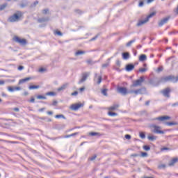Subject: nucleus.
Returning <instances> with one entry per match:
<instances>
[{"mask_svg":"<svg viewBox=\"0 0 178 178\" xmlns=\"http://www.w3.org/2000/svg\"><path fill=\"white\" fill-rule=\"evenodd\" d=\"M56 119H65L66 120V117H65V115H63V114H60V115H56L55 116Z\"/></svg>","mask_w":178,"mask_h":178,"instance_id":"cd10ccee","label":"nucleus"},{"mask_svg":"<svg viewBox=\"0 0 178 178\" xmlns=\"http://www.w3.org/2000/svg\"><path fill=\"white\" fill-rule=\"evenodd\" d=\"M139 137H140V138H143V139L145 138V133L140 132L139 133Z\"/></svg>","mask_w":178,"mask_h":178,"instance_id":"c9c22d12","label":"nucleus"},{"mask_svg":"<svg viewBox=\"0 0 178 178\" xmlns=\"http://www.w3.org/2000/svg\"><path fill=\"white\" fill-rule=\"evenodd\" d=\"M119 108V104H114L108 108L109 111H116Z\"/></svg>","mask_w":178,"mask_h":178,"instance_id":"412c9836","label":"nucleus"},{"mask_svg":"<svg viewBox=\"0 0 178 178\" xmlns=\"http://www.w3.org/2000/svg\"><path fill=\"white\" fill-rule=\"evenodd\" d=\"M143 149L145 151H149L151 149V147H149V145H144L143 146Z\"/></svg>","mask_w":178,"mask_h":178,"instance_id":"72a5a7b5","label":"nucleus"},{"mask_svg":"<svg viewBox=\"0 0 178 178\" xmlns=\"http://www.w3.org/2000/svg\"><path fill=\"white\" fill-rule=\"evenodd\" d=\"M162 70H163V67H159L158 69H157V72H162Z\"/></svg>","mask_w":178,"mask_h":178,"instance_id":"052dcab7","label":"nucleus"},{"mask_svg":"<svg viewBox=\"0 0 178 178\" xmlns=\"http://www.w3.org/2000/svg\"><path fill=\"white\" fill-rule=\"evenodd\" d=\"M23 69H24V67L23 65H19L18 67V70H23Z\"/></svg>","mask_w":178,"mask_h":178,"instance_id":"13d9d810","label":"nucleus"},{"mask_svg":"<svg viewBox=\"0 0 178 178\" xmlns=\"http://www.w3.org/2000/svg\"><path fill=\"white\" fill-rule=\"evenodd\" d=\"M116 65L117 66H120V61L119 60L116 61Z\"/></svg>","mask_w":178,"mask_h":178,"instance_id":"338daca9","label":"nucleus"},{"mask_svg":"<svg viewBox=\"0 0 178 178\" xmlns=\"http://www.w3.org/2000/svg\"><path fill=\"white\" fill-rule=\"evenodd\" d=\"M29 90H37V89L40 88V86L32 85V86H29Z\"/></svg>","mask_w":178,"mask_h":178,"instance_id":"b1692460","label":"nucleus"},{"mask_svg":"<svg viewBox=\"0 0 178 178\" xmlns=\"http://www.w3.org/2000/svg\"><path fill=\"white\" fill-rule=\"evenodd\" d=\"M86 63H88V65H95V63H97V61H93L92 60L89 59L86 60Z\"/></svg>","mask_w":178,"mask_h":178,"instance_id":"c85d7f7f","label":"nucleus"},{"mask_svg":"<svg viewBox=\"0 0 178 178\" xmlns=\"http://www.w3.org/2000/svg\"><path fill=\"white\" fill-rule=\"evenodd\" d=\"M172 106L175 107V106H178V102L174 103L172 104Z\"/></svg>","mask_w":178,"mask_h":178,"instance_id":"774afa93","label":"nucleus"},{"mask_svg":"<svg viewBox=\"0 0 178 178\" xmlns=\"http://www.w3.org/2000/svg\"><path fill=\"white\" fill-rule=\"evenodd\" d=\"M23 16V14L20 11H17L16 13H14L13 15L10 16L8 19L9 23H15L20 20V17Z\"/></svg>","mask_w":178,"mask_h":178,"instance_id":"f03ea898","label":"nucleus"},{"mask_svg":"<svg viewBox=\"0 0 178 178\" xmlns=\"http://www.w3.org/2000/svg\"><path fill=\"white\" fill-rule=\"evenodd\" d=\"M97 79H98V74L95 73V74L94 81H97Z\"/></svg>","mask_w":178,"mask_h":178,"instance_id":"bf43d9fd","label":"nucleus"},{"mask_svg":"<svg viewBox=\"0 0 178 178\" xmlns=\"http://www.w3.org/2000/svg\"><path fill=\"white\" fill-rule=\"evenodd\" d=\"M15 91H20L22 90V88L17 86V87H14Z\"/></svg>","mask_w":178,"mask_h":178,"instance_id":"864d4df0","label":"nucleus"},{"mask_svg":"<svg viewBox=\"0 0 178 178\" xmlns=\"http://www.w3.org/2000/svg\"><path fill=\"white\" fill-rule=\"evenodd\" d=\"M122 58L123 59L127 60L129 58H130V54L129 52H124L122 53Z\"/></svg>","mask_w":178,"mask_h":178,"instance_id":"6ab92c4d","label":"nucleus"},{"mask_svg":"<svg viewBox=\"0 0 178 178\" xmlns=\"http://www.w3.org/2000/svg\"><path fill=\"white\" fill-rule=\"evenodd\" d=\"M145 80L144 76H140L139 79L133 81L131 87H139L143 84V83H144Z\"/></svg>","mask_w":178,"mask_h":178,"instance_id":"39448f33","label":"nucleus"},{"mask_svg":"<svg viewBox=\"0 0 178 178\" xmlns=\"http://www.w3.org/2000/svg\"><path fill=\"white\" fill-rule=\"evenodd\" d=\"M155 15H156V13H155V12H153V13H150L149 15H147V16L146 17V18H145V19H143V20H140V21L137 23L136 26H137L138 27H140V26H143V24H145V23H148V22H149V19H151V17L155 16Z\"/></svg>","mask_w":178,"mask_h":178,"instance_id":"7ed1b4c3","label":"nucleus"},{"mask_svg":"<svg viewBox=\"0 0 178 178\" xmlns=\"http://www.w3.org/2000/svg\"><path fill=\"white\" fill-rule=\"evenodd\" d=\"M49 17H48L39 18L38 19V23H45V22H49Z\"/></svg>","mask_w":178,"mask_h":178,"instance_id":"2eb2a0df","label":"nucleus"},{"mask_svg":"<svg viewBox=\"0 0 178 178\" xmlns=\"http://www.w3.org/2000/svg\"><path fill=\"white\" fill-rule=\"evenodd\" d=\"M83 106H84L83 104L78 103L71 105L70 109L71 111H79V109H80V108H83Z\"/></svg>","mask_w":178,"mask_h":178,"instance_id":"0eeeda50","label":"nucleus"},{"mask_svg":"<svg viewBox=\"0 0 178 178\" xmlns=\"http://www.w3.org/2000/svg\"><path fill=\"white\" fill-rule=\"evenodd\" d=\"M170 19V17H167L163 18V19L160 20L159 22V27H162V26H163L164 24H166V23H168V22H169Z\"/></svg>","mask_w":178,"mask_h":178,"instance_id":"1a4fd4ad","label":"nucleus"},{"mask_svg":"<svg viewBox=\"0 0 178 178\" xmlns=\"http://www.w3.org/2000/svg\"><path fill=\"white\" fill-rule=\"evenodd\" d=\"M165 168H166V165L165 164H161L159 166V169H163Z\"/></svg>","mask_w":178,"mask_h":178,"instance_id":"de8ad7c7","label":"nucleus"},{"mask_svg":"<svg viewBox=\"0 0 178 178\" xmlns=\"http://www.w3.org/2000/svg\"><path fill=\"white\" fill-rule=\"evenodd\" d=\"M8 90L10 92H15V88L12 87V86H10L8 88Z\"/></svg>","mask_w":178,"mask_h":178,"instance_id":"4c0bfd02","label":"nucleus"},{"mask_svg":"<svg viewBox=\"0 0 178 178\" xmlns=\"http://www.w3.org/2000/svg\"><path fill=\"white\" fill-rule=\"evenodd\" d=\"M77 94H79V92L74 91V92H72V93L71 94V95L76 96V95H77Z\"/></svg>","mask_w":178,"mask_h":178,"instance_id":"680f3d73","label":"nucleus"},{"mask_svg":"<svg viewBox=\"0 0 178 178\" xmlns=\"http://www.w3.org/2000/svg\"><path fill=\"white\" fill-rule=\"evenodd\" d=\"M39 72H40V73H42V72H45V69L43 68V67H41V68L39 70Z\"/></svg>","mask_w":178,"mask_h":178,"instance_id":"0e129e2a","label":"nucleus"},{"mask_svg":"<svg viewBox=\"0 0 178 178\" xmlns=\"http://www.w3.org/2000/svg\"><path fill=\"white\" fill-rule=\"evenodd\" d=\"M13 40L15 41V42L20 44V45H26L27 44V40L26 39H22L17 36H15Z\"/></svg>","mask_w":178,"mask_h":178,"instance_id":"423d86ee","label":"nucleus"},{"mask_svg":"<svg viewBox=\"0 0 178 178\" xmlns=\"http://www.w3.org/2000/svg\"><path fill=\"white\" fill-rule=\"evenodd\" d=\"M138 6L139 8H142V6H144V1H140Z\"/></svg>","mask_w":178,"mask_h":178,"instance_id":"3c124183","label":"nucleus"},{"mask_svg":"<svg viewBox=\"0 0 178 178\" xmlns=\"http://www.w3.org/2000/svg\"><path fill=\"white\" fill-rule=\"evenodd\" d=\"M85 54H86V51H77L75 53V56H79V55H84Z\"/></svg>","mask_w":178,"mask_h":178,"instance_id":"bb28decb","label":"nucleus"},{"mask_svg":"<svg viewBox=\"0 0 178 178\" xmlns=\"http://www.w3.org/2000/svg\"><path fill=\"white\" fill-rule=\"evenodd\" d=\"M31 80V77H26L25 79H20L19 81V84H24V83H27V81H30Z\"/></svg>","mask_w":178,"mask_h":178,"instance_id":"4468645a","label":"nucleus"},{"mask_svg":"<svg viewBox=\"0 0 178 178\" xmlns=\"http://www.w3.org/2000/svg\"><path fill=\"white\" fill-rule=\"evenodd\" d=\"M134 70V64H127L125 67V70L127 72H131Z\"/></svg>","mask_w":178,"mask_h":178,"instance_id":"f8f14e48","label":"nucleus"},{"mask_svg":"<svg viewBox=\"0 0 178 178\" xmlns=\"http://www.w3.org/2000/svg\"><path fill=\"white\" fill-rule=\"evenodd\" d=\"M118 92L122 95H127V88L124 87H120L118 88Z\"/></svg>","mask_w":178,"mask_h":178,"instance_id":"9d476101","label":"nucleus"},{"mask_svg":"<svg viewBox=\"0 0 178 178\" xmlns=\"http://www.w3.org/2000/svg\"><path fill=\"white\" fill-rule=\"evenodd\" d=\"M49 12V10L48 8H46L42 10V14L47 15V13H48Z\"/></svg>","mask_w":178,"mask_h":178,"instance_id":"37998d69","label":"nucleus"},{"mask_svg":"<svg viewBox=\"0 0 178 178\" xmlns=\"http://www.w3.org/2000/svg\"><path fill=\"white\" fill-rule=\"evenodd\" d=\"M169 119H170V117L168 115H164L156 118L154 119V120H159V122H164V120H169Z\"/></svg>","mask_w":178,"mask_h":178,"instance_id":"9b49d317","label":"nucleus"},{"mask_svg":"<svg viewBox=\"0 0 178 178\" xmlns=\"http://www.w3.org/2000/svg\"><path fill=\"white\" fill-rule=\"evenodd\" d=\"M102 82V76H99L97 78V84H99Z\"/></svg>","mask_w":178,"mask_h":178,"instance_id":"ea45409f","label":"nucleus"},{"mask_svg":"<svg viewBox=\"0 0 178 178\" xmlns=\"http://www.w3.org/2000/svg\"><path fill=\"white\" fill-rule=\"evenodd\" d=\"M90 76V72H85L82 74V78L79 80L78 84H81V83H84L87 78Z\"/></svg>","mask_w":178,"mask_h":178,"instance_id":"6e6552de","label":"nucleus"},{"mask_svg":"<svg viewBox=\"0 0 178 178\" xmlns=\"http://www.w3.org/2000/svg\"><path fill=\"white\" fill-rule=\"evenodd\" d=\"M97 38H98V35H97L95 37H93L92 38H91L90 41H95V40H97Z\"/></svg>","mask_w":178,"mask_h":178,"instance_id":"5fc2aeb1","label":"nucleus"},{"mask_svg":"<svg viewBox=\"0 0 178 178\" xmlns=\"http://www.w3.org/2000/svg\"><path fill=\"white\" fill-rule=\"evenodd\" d=\"M96 158H97V155H94L90 158V161H95Z\"/></svg>","mask_w":178,"mask_h":178,"instance_id":"49530a36","label":"nucleus"},{"mask_svg":"<svg viewBox=\"0 0 178 178\" xmlns=\"http://www.w3.org/2000/svg\"><path fill=\"white\" fill-rule=\"evenodd\" d=\"M108 116H118V113L109 111L108 113Z\"/></svg>","mask_w":178,"mask_h":178,"instance_id":"e433bc0d","label":"nucleus"},{"mask_svg":"<svg viewBox=\"0 0 178 178\" xmlns=\"http://www.w3.org/2000/svg\"><path fill=\"white\" fill-rule=\"evenodd\" d=\"M136 90L138 91V94L143 95L147 92V90L145 89V88H141L137 89Z\"/></svg>","mask_w":178,"mask_h":178,"instance_id":"f3484780","label":"nucleus"},{"mask_svg":"<svg viewBox=\"0 0 178 178\" xmlns=\"http://www.w3.org/2000/svg\"><path fill=\"white\" fill-rule=\"evenodd\" d=\"M89 136H92V137H94V136H98L99 137L101 136V134L98 133V132H90L89 134Z\"/></svg>","mask_w":178,"mask_h":178,"instance_id":"393cba45","label":"nucleus"},{"mask_svg":"<svg viewBox=\"0 0 178 178\" xmlns=\"http://www.w3.org/2000/svg\"><path fill=\"white\" fill-rule=\"evenodd\" d=\"M102 94L104 95V97H108V89L102 90Z\"/></svg>","mask_w":178,"mask_h":178,"instance_id":"7c9ffc66","label":"nucleus"},{"mask_svg":"<svg viewBox=\"0 0 178 178\" xmlns=\"http://www.w3.org/2000/svg\"><path fill=\"white\" fill-rule=\"evenodd\" d=\"M67 86H68L67 83L63 84V86H61L60 87H59L57 89V91L60 92V91H63V90H66V88H67Z\"/></svg>","mask_w":178,"mask_h":178,"instance_id":"dca6fc26","label":"nucleus"},{"mask_svg":"<svg viewBox=\"0 0 178 178\" xmlns=\"http://www.w3.org/2000/svg\"><path fill=\"white\" fill-rule=\"evenodd\" d=\"M161 92L163 95H164V97H167L168 98L169 93L170 92V89L169 88H167L165 90H162Z\"/></svg>","mask_w":178,"mask_h":178,"instance_id":"ddd939ff","label":"nucleus"},{"mask_svg":"<svg viewBox=\"0 0 178 178\" xmlns=\"http://www.w3.org/2000/svg\"><path fill=\"white\" fill-rule=\"evenodd\" d=\"M134 42H136V38H134L132 40L128 42L127 44H126V47H131V44H134Z\"/></svg>","mask_w":178,"mask_h":178,"instance_id":"5701e85b","label":"nucleus"},{"mask_svg":"<svg viewBox=\"0 0 178 178\" xmlns=\"http://www.w3.org/2000/svg\"><path fill=\"white\" fill-rule=\"evenodd\" d=\"M125 138L127 140H130L131 138V136L129 135V134H126L125 135Z\"/></svg>","mask_w":178,"mask_h":178,"instance_id":"8fccbe9b","label":"nucleus"},{"mask_svg":"<svg viewBox=\"0 0 178 178\" xmlns=\"http://www.w3.org/2000/svg\"><path fill=\"white\" fill-rule=\"evenodd\" d=\"M44 111H45V108H44V107H43V108H40V109L38 110V112H44Z\"/></svg>","mask_w":178,"mask_h":178,"instance_id":"69168bd1","label":"nucleus"},{"mask_svg":"<svg viewBox=\"0 0 178 178\" xmlns=\"http://www.w3.org/2000/svg\"><path fill=\"white\" fill-rule=\"evenodd\" d=\"M46 95H51L52 97H55V95H56V93H55L54 92H49L46 93Z\"/></svg>","mask_w":178,"mask_h":178,"instance_id":"58836bf2","label":"nucleus"},{"mask_svg":"<svg viewBox=\"0 0 178 178\" xmlns=\"http://www.w3.org/2000/svg\"><path fill=\"white\" fill-rule=\"evenodd\" d=\"M55 34H56L57 35H63L62 32H60L59 31H56L55 32Z\"/></svg>","mask_w":178,"mask_h":178,"instance_id":"603ef678","label":"nucleus"},{"mask_svg":"<svg viewBox=\"0 0 178 178\" xmlns=\"http://www.w3.org/2000/svg\"><path fill=\"white\" fill-rule=\"evenodd\" d=\"M84 90H86V87L83 86L79 89V91H80V92H83V91H84Z\"/></svg>","mask_w":178,"mask_h":178,"instance_id":"e2e57ef3","label":"nucleus"},{"mask_svg":"<svg viewBox=\"0 0 178 178\" xmlns=\"http://www.w3.org/2000/svg\"><path fill=\"white\" fill-rule=\"evenodd\" d=\"M37 99H47V97L39 95L37 96Z\"/></svg>","mask_w":178,"mask_h":178,"instance_id":"473e14b6","label":"nucleus"},{"mask_svg":"<svg viewBox=\"0 0 178 178\" xmlns=\"http://www.w3.org/2000/svg\"><path fill=\"white\" fill-rule=\"evenodd\" d=\"M127 94H134V90H127Z\"/></svg>","mask_w":178,"mask_h":178,"instance_id":"4d7b16f0","label":"nucleus"},{"mask_svg":"<svg viewBox=\"0 0 178 178\" xmlns=\"http://www.w3.org/2000/svg\"><path fill=\"white\" fill-rule=\"evenodd\" d=\"M168 81H172V83H177L178 81V75L177 76L169 75L167 76H163L159 80H152L150 81V84L154 86V87L158 86L161 83H168Z\"/></svg>","mask_w":178,"mask_h":178,"instance_id":"f257e3e1","label":"nucleus"},{"mask_svg":"<svg viewBox=\"0 0 178 178\" xmlns=\"http://www.w3.org/2000/svg\"><path fill=\"white\" fill-rule=\"evenodd\" d=\"M8 6V3H4L3 5L0 6V11L1 10H3V9H5V8H6Z\"/></svg>","mask_w":178,"mask_h":178,"instance_id":"f704fd0d","label":"nucleus"},{"mask_svg":"<svg viewBox=\"0 0 178 178\" xmlns=\"http://www.w3.org/2000/svg\"><path fill=\"white\" fill-rule=\"evenodd\" d=\"M141 156L143 158H145V157L148 156V153H147V152H142L141 153Z\"/></svg>","mask_w":178,"mask_h":178,"instance_id":"79ce46f5","label":"nucleus"},{"mask_svg":"<svg viewBox=\"0 0 178 178\" xmlns=\"http://www.w3.org/2000/svg\"><path fill=\"white\" fill-rule=\"evenodd\" d=\"M19 6L20 8H26V6H27V3H21Z\"/></svg>","mask_w":178,"mask_h":178,"instance_id":"09e8293b","label":"nucleus"},{"mask_svg":"<svg viewBox=\"0 0 178 178\" xmlns=\"http://www.w3.org/2000/svg\"><path fill=\"white\" fill-rule=\"evenodd\" d=\"M111 58H108L107 62L102 65L103 68L108 67L109 66Z\"/></svg>","mask_w":178,"mask_h":178,"instance_id":"a878e982","label":"nucleus"},{"mask_svg":"<svg viewBox=\"0 0 178 178\" xmlns=\"http://www.w3.org/2000/svg\"><path fill=\"white\" fill-rule=\"evenodd\" d=\"M166 126H177V122H165Z\"/></svg>","mask_w":178,"mask_h":178,"instance_id":"aec40b11","label":"nucleus"},{"mask_svg":"<svg viewBox=\"0 0 178 178\" xmlns=\"http://www.w3.org/2000/svg\"><path fill=\"white\" fill-rule=\"evenodd\" d=\"M139 72L140 73H145V72H147V68H140L139 69Z\"/></svg>","mask_w":178,"mask_h":178,"instance_id":"c03bdc74","label":"nucleus"},{"mask_svg":"<svg viewBox=\"0 0 178 178\" xmlns=\"http://www.w3.org/2000/svg\"><path fill=\"white\" fill-rule=\"evenodd\" d=\"M151 128L153 129L152 132L155 134H165V131L161 130V127L155 124H152Z\"/></svg>","mask_w":178,"mask_h":178,"instance_id":"20e7f679","label":"nucleus"},{"mask_svg":"<svg viewBox=\"0 0 178 178\" xmlns=\"http://www.w3.org/2000/svg\"><path fill=\"white\" fill-rule=\"evenodd\" d=\"M140 62H144V60H147V56L145 54H142L139 56Z\"/></svg>","mask_w":178,"mask_h":178,"instance_id":"a211bd4d","label":"nucleus"},{"mask_svg":"<svg viewBox=\"0 0 178 178\" xmlns=\"http://www.w3.org/2000/svg\"><path fill=\"white\" fill-rule=\"evenodd\" d=\"M178 159L177 158L173 159L172 161L169 163V166H173L176 162H177Z\"/></svg>","mask_w":178,"mask_h":178,"instance_id":"4be33fe9","label":"nucleus"},{"mask_svg":"<svg viewBox=\"0 0 178 178\" xmlns=\"http://www.w3.org/2000/svg\"><path fill=\"white\" fill-rule=\"evenodd\" d=\"M38 3V1H34V3L31 6V8H35Z\"/></svg>","mask_w":178,"mask_h":178,"instance_id":"a19ab883","label":"nucleus"},{"mask_svg":"<svg viewBox=\"0 0 178 178\" xmlns=\"http://www.w3.org/2000/svg\"><path fill=\"white\" fill-rule=\"evenodd\" d=\"M147 138L149 140V141H155V140H156V136H149Z\"/></svg>","mask_w":178,"mask_h":178,"instance_id":"2f4dec72","label":"nucleus"},{"mask_svg":"<svg viewBox=\"0 0 178 178\" xmlns=\"http://www.w3.org/2000/svg\"><path fill=\"white\" fill-rule=\"evenodd\" d=\"M77 134H79V133L76 132L70 135H67L65 136V138H70V137H74V136H77Z\"/></svg>","mask_w":178,"mask_h":178,"instance_id":"c756f323","label":"nucleus"},{"mask_svg":"<svg viewBox=\"0 0 178 178\" xmlns=\"http://www.w3.org/2000/svg\"><path fill=\"white\" fill-rule=\"evenodd\" d=\"M57 104H58V101L56 100H54L52 103L53 106H56Z\"/></svg>","mask_w":178,"mask_h":178,"instance_id":"6e6d98bb","label":"nucleus"},{"mask_svg":"<svg viewBox=\"0 0 178 178\" xmlns=\"http://www.w3.org/2000/svg\"><path fill=\"white\" fill-rule=\"evenodd\" d=\"M29 102L34 104L35 102V99H34V97H32L29 100Z\"/></svg>","mask_w":178,"mask_h":178,"instance_id":"a18cd8bd","label":"nucleus"}]
</instances>
